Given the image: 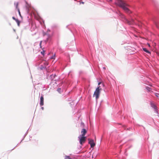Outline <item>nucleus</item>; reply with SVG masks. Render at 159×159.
<instances>
[{
	"mask_svg": "<svg viewBox=\"0 0 159 159\" xmlns=\"http://www.w3.org/2000/svg\"><path fill=\"white\" fill-rule=\"evenodd\" d=\"M116 4L119 7L122 8L127 13L129 14L131 13V11L127 7L128 5L121 0H116Z\"/></svg>",
	"mask_w": 159,
	"mask_h": 159,
	"instance_id": "obj_1",
	"label": "nucleus"
},
{
	"mask_svg": "<svg viewBox=\"0 0 159 159\" xmlns=\"http://www.w3.org/2000/svg\"><path fill=\"white\" fill-rule=\"evenodd\" d=\"M122 18H124V21L125 23H127L129 25H133L134 23V21L133 20H132L131 21H129L127 19L125 18V17L123 15H122Z\"/></svg>",
	"mask_w": 159,
	"mask_h": 159,
	"instance_id": "obj_2",
	"label": "nucleus"
},
{
	"mask_svg": "<svg viewBox=\"0 0 159 159\" xmlns=\"http://www.w3.org/2000/svg\"><path fill=\"white\" fill-rule=\"evenodd\" d=\"M80 140V144L82 145L86 141V137L84 136H80L78 137Z\"/></svg>",
	"mask_w": 159,
	"mask_h": 159,
	"instance_id": "obj_3",
	"label": "nucleus"
},
{
	"mask_svg": "<svg viewBox=\"0 0 159 159\" xmlns=\"http://www.w3.org/2000/svg\"><path fill=\"white\" fill-rule=\"evenodd\" d=\"M100 93V91L96 89L93 94V97H95L96 99H98L99 98Z\"/></svg>",
	"mask_w": 159,
	"mask_h": 159,
	"instance_id": "obj_4",
	"label": "nucleus"
},
{
	"mask_svg": "<svg viewBox=\"0 0 159 159\" xmlns=\"http://www.w3.org/2000/svg\"><path fill=\"white\" fill-rule=\"evenodd\" d=\"M151 105L152 107L154 110L156 114H157V107L154 103L152 102H151Z\"/></svg>",
	"mask_w": 159,
	"mask_h": 159,
	"instance_id": "obj_5",
	"label": "nucleus"
},
{
	"mask_svg": "<svg viewBox=\"0 0 159 159\" xmlns=\"http://www.w3.org/2000/svg\"><path fill=\"white\" fill-rule=\"evenodd\" d=\"M89 141V144L91 146V148H93L95 146V144L94 143L93 140V139H88Z\"/></svg>",
	"mask_w": 159,
	"mask_h": 159,
	"instance_id": "obj_6",
	"label": "nucleus"
},
{
	"mask_svg": "<svg viewBox=\"0 0 159 159\" xmlns=\"http://www.w3.org/2000/svg\"><path fill=\"white\" fill-rule=\"evenodd\" d=\"M87 132V130L83 128L81 131V135L80 136H84L85 135Z\"/></svg>",
	"mask_w": 159,
	"mask_h": 159,
	"instance_id": "obj_7",
	"label": "nucleus"
},
{
	"mask_svg": "<svg viewBox=\"0 0 159 159\" xmlns=\"http://www.w3.org/2000/svg\"><path fill=\"white\" fill-rule=\"evenodd\" d=\"M40 104L41 106L44 105V98L43 96L40 97Z\"/></svg>",
	"mask_w": 159,
	"mask_h": 159,
	"instance_id": "obj_8",
	"label": "nucleus"
},
{
	"mask_svg": "<svg viewBox=\"0 0 159 159\" xmlns=\"http://www.w3.org/2000/svg\"><path fill=\"white\" fill-rule=\"evenodd\" d=\"M14 5L16 7V9L17 10L18 9H19L18 7L19 3L18 2H15L14 3Z\"/></svg>",
	"mask_w": 159,
	"mask_h": 159,
	"instance_id": "obj_9",
	"label": "nucleus"
},
{
	"mask_svg": "<svg viewBox=\"0 0 159 159\" xmlns=\"http://www.w3.org/2000/svg\"><path fill=\"white\" fill-rule=\"evenodd\" d=\"M143 50L144 52H145L148 53H150V52L148 50H147L146 48H143Z\"/></svg>",
	"mask_w": 159,
	"mask_h": 159,
	"instance_id": "obj_10",
	"label": "nucleus"
},
{
	"mask_svg": "<svg viewBox=\"0 0 159 159\" xmlns=\"http://www.w3.org/2000/svg\"><path fill=\"white\" fill-rule=\"evenodd\" d=\"M16 22L18 26H19L20 23V21L17 19L16 20Z\"/></svg>",
	"mask_w": 159,
	"mask_h": 159,
	"instance_id": "obj_11",
	"label": "nucleus"
},
{
	"mask_svg": "<svg viewBox=\"0 0 159 159\" xmlns=\"http://www.w3.org/2000/svg\"><path fill=\"white\" fill-rule=\"evenodd\" d=\"M96 89L97 90H99V91H100V90H102V88H101V86H98Z\"/></svg>",
	"mask_w": 159,
	"mask_h": 159,
	"instance_id": "obj_12",
	"label": "nucleus"
},
{
	"mask_svg": "<svg viewBox=\"0 0 159 159\" xmlns=\"http://www.w3.org/2000/svg\"><path fill=\"white\" fill-rule=\"evenodd\" d=\"M65 159H72L69 156H65Z\"/></svg>",
	"mask_w": 159,
	"mask_h": 159,
	"instance_id": "obj_13",
	"label": "nucleus"
},
{
	"mask_svg": "<svg viewBox=\"0 0 159 159\" xmlns=\"http://www.w3.org/2000/svg\"><path fill=\"white\" fill-rule=\"evenodd\" d=\"M80 125L82 127V128H84V125H85L82 122L81 123Z\"/></svg>",
	"mask_w": 159,
	"mask_h": 159,
	"instance_id": "obj_14",
	"label": "nucleus"
},
{
	"mask_svg": "<svg viewBox=\"0 0 159 159\" xmlns=\"http://www.w3.org/2000/svg\"><path fill=\"white\" fill-rule=\"evenodd\" d=\"M55 55L54 54L51 57V59H55Z\"/></svg>",
	"mask_w": 159,
	"mask_h": 159,
	"instance_id": "obj_15",
	"label": "nucleus"
},
{
	"mask_svg": "<svg viewBox=\"0 0 159 159\" xmlns=\"http://www.w3.org/2000/svg\"><path fill=\"white\" fill-rule=\"evenodd\" d=\"M61 88H58L57 90V91L59 93H61Z\"/></svg>",
	"mask_w": 159,
	"mask_h": 159,
	"instance_id": "obj_16",
	"label": "nucleus"
},
{
	"mask_svg": "<svg viewBox=\"0 0 159 159\" xmlns=\"http://www.w3.org/2000/svg\"><path fill=\"white\" fill-rule=\"evenodd\" d=\"M146 89L148 91H150V89L148 87H147Z\"/></svg>",
	"mask_w": 159,
	"mask_h": 159,
	"instance_id": "obj_17",
	"label": "nucleus"
},
{
	"mask_svg": "<svg viewBox=\"0 0 159 159\" xmlns=\"http://www.w3.org/2000/svg\"><path fill=\"white\" fill-rule=\"evenodd\" d=\"M44 64H45V66H48V62H45V63H44Z\"/></svg>",
	"mask_w": 159,
	"mask_h": 159,
	"instance_id": "obj_18",
	"label": "nucleus"
},
{
	"mask_svg": "<svg viewBox=\"0 0 159 159\" xmlns=\"http://www.w3.org/2000/svg\"><path fill=\"white\" fill-rule=\"evenodd\" d=\"M17 11H18V12H19V14L20 16H21V15L20 13V10L19 9H18V10Z\"/></svg>",
	"mask_w": 159,
	"mask_h": 159,
	"instance_id": "obj_19",
	"label": "nucleus"
},
{
	"mask_svg": "<svg viewBox=\"0 0 159 159\" xmlns=\"http://www.w3.org/2000/svg\"><path fill=\"white\" fill-rule=\"evenodd\" d=\"M155 95L156 96H157V97H158V95H159V94L157 93H155Z\"/></svg>",
	"mask_w": 159,
	"mask_h": 159,
	"instance_id": "obj_20",
	"label": "nucleus"
},
{
	"mask_svg": "<svg viewBox=\"0 0 159 159\" xmlns=\"http://www.w3.org/2000/svg\"><path fill=\"white\" fill-rule=\"evenodd\" d=\"M44 51H43L41 52V53L43 54V55H44Z\"/></svg>",
	"mask_w": 159,
	"mask_h": 159,
	"instance_id": "obj_21",
	"label": "nucleus"
},
{
	"mask_svg": "<svg viewBox=\"0 0 159 159\" xmlns=\"http://www.w3.org/2000/svg\"><path fill=\"white\" fill-rule=\"evenodd\" d=\"M12 19L13 20H15V21L17 19H16L14 17H12Z\"/></svg>",
	"mask_w": 159,
	"mask_h": 159,
	"instance_id": "obj_22",
	"label": "nucleus"
},
{
	"mask_svg": "<svg viewBox=\"0 0 159 159\" xmlns=\"http://www.w3.org/2000/svg\"><path fill=\"white\" fill-rule=\"evenodd\" d=\"M147 44L149 47H150V45L148 43Z\"/></svg>",
	"mask_w": 159,
	"mask_h": 159,
	"instance_id": "obj_23",
	"label": "nucleus"
},
{
	"mask_svg": "<svg viewBox=\"0 0 159 159\" xmlns=\"http://www.w3.org/2000/svg\"><path fill=\"white\" fill-rule=\"evenodd\" d=\"M82 3L83 4H84V2H81L80 3Z\"/></svg>",
	"mask_w": 159,
	"mask_h": 159,
	"instance_id": "obj_24",
	"label": "nucleus"
},
{
	"mask_svg": "<svg viewBox=\"0 0 159 159\" xmlns=\"http://www.w3.org/2000/svg\"><path fill=\"white\" fill-rule=\"evenodd\" d=\"M101 84V82H99L98 83V85H99Z\"/></svg>",
	"mask_w": 159,
	"mask_h": 159,
	"instance_id": "obj_25",
	"label": "nucleus"
},
{
	"mask_svg": "<svg viewBox=\"0 0 159 159\" xmlns=\"http://www.w3.org/2000/svg\"><path fill=\"white\" fill-rule=\"evenodd\" d=\"M109 2H111V0H107Z\"/></svg>",
	"mask_w": 159,
	"mask_h": 159,
	"instance_id": "obj_26",
	"label": "nucleus"
},
{
	"mask_svg": "<svg viewBox=\"0 0 159 159\" xmlns=\"http://www.w3.org/2000/svg\"><path fill=\"white\" fill-rule=\"evenodd\" d=\"M42 108V110H43V109H44V108H43V107H42V108Z\"/></svg>",
	"mask_w": 159,
	"mask_h": 159,
	"instance_id": "obj_27",
	"label": "nucleus"
},
{
	"mask_svg": "<svg viewBox=\"0 0 159 159\" xmlns=\"http://www.w3.org/2000/svg\"><path fill=\"white\" fill-rule=\"evenodd\" d=\"M56 76V75H53V76H54V77H55Z\"/></svg>",
	"mask_w": 159,
	"mask_h": 159,
	"instance_id": "obj_28",
	"label": "nucleus"
},
{
	"mask_svg": "<svg viewBox=\"0 0 159 159\" xmlns=\"http://www.w3.org/2000/svg\"><path fill=\"white\" fill-rule=\"evenodd\" d=\"M103 69H106V68H105V67H104V68H103Z\"/></svg>",
	"mask_w": 159,
	"mask_h": 159,
	"instance_id": "obj_29",
	"label": "nucleus"
},
{
	"mask_svg": "<svg viewBox=\"0 0 159 159\" xmlns=\"http://www.w3.org/2000/svg\"><path fill=\"white\" fill-rule=\"evenodd\" d=\"M102 85H103V86H104V84H102Z\"/></svg>",
	"mask_w": 159,
	"mask_h": 159,
	"instance_id": "obj_30",
	"label": "nucleus"
}]
</instances>
